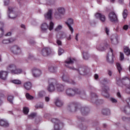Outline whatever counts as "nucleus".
Returning a JSON list of instances; mask_svg holds the SVG:
<instances>
[{"label":"nucleus","instance_id":"1","mask_svg":"<svg viewBox=\"0 0 130 130\" xmlns=\"http://www.w3.org/2000/svg\"><path fill=\"white\" fill-rule=\"evenodd\" d=\"M75 61H76V59H75V58L71 57L68 58L64 61L65 66L67 68H69L71 70L76 71V72H77L78 74H80V75L82 76L87 75V72L88 71V68L86 66H83L79 68L78 69H75L74 67H70V64H73Z\"/></svg>","mask_w":130,"mask_h":130},{"label":"nucleus","instance_id":"2","mask_svg":"<svg viewBox=\"0 0 130 130\" xmlns=\"http://www.w3.org/2000/svg\"><path fill=\"white\" fill-rule=\"evenodd\" d=\"M54 26V23H53L52 21H51L50 22L49 26H48V24H47V23H44L41 25V28L43 32H46L48 29H49L50 31H51V30H53Z\"/></svg>","mask_w":130,"mask_h":130},{"label":"nucleus","instance_id":"3","mask_svg":"<svg viewBox=\"0 0 130 130\" xmlns=\"http://www.w3.org/2000/svg\"><path fill=\"white\" fill-rule=\"evenodd\" d=\"M74 93L75 95H79L81 98H85L86 96V91L83 89L79 88H74Z\"/></svg>","mask_w":130,"mask_h":130},{"label":"nucleus","instance_id":"4","mask_svg":"<svg viewBox=\"0 0 130 130\" xmlns=\"http://www.w3.org/2000/svg\"><path fill=\"white\" fill-rule=\"evenodd\" d=\"M62 80L63 82L65 83H68V84H72V85H75L76 82L75 81L70 79V76L68 74H64L62 76Z\"/></svg>","mask_w":130,"mask_h":130},{"label":"nucleus","instance_id":"5","mask_svg":"<svg viewBox=\"0 0 130 130\" xmlns=\"http://www.w3.org/2000/svg\"><path fill=\"white\" fill-rule=\"evenodd\" d=\"M68 110L70 112H76L78 110V105L76 103H71L69 105Z\"/></svg>","mask_w":130,"mask_h":130},{"label":"nucleus","instance_id":"6","mask_svg":"<svg viewBox=\"0 0 130 130\" xmlns=\"http://www.w3.org/2000/svg\"><path fill=\"white\" fill-rule=\"evenodd\" d=\"M8 16L10 19H15L17 18V14L14 12V8L12 7L8 8Z\"/></svg>","mask_w":130,"mask_h":130},{"label":"nucleus","instance_id":"7","mask_svg":"<svg viewBox=\"0 0 130 130\" xmlns=\"http://www.w3.org/2000/svg\"><path fill=\"white\" fill-rule=\"evenodd\" d=\"M42 74V72L41 70L34 68L32 69V75L35 78H39Z\"/></svg>","mask_w":130,"mask_h":130},{"label":"nucleus","instance_id":"8","mask_svg":"<svg viewBox=\"0 0 130 130\" xmlns=\"http://www.w3.org/2000/svg\"><path fill=\"white\" fill-rule=\"evenodd\" d=\"M109 18L111 22H112L113 23H117L118 21V20L117 19V16H116V14H115V13L114 12H112L109 13Z\"/></svg>","mask_w":130,"mask_h":130},{"label":"nucleus","instance_id":"9","mask_svg":"<svg viewBox=\"0 0 130 130\" xmlns=\"http://www.w3.org/2000/svg\"><path fill=\"white\" fill-rule=\"evenodd\" d=\"M109 88L106 85L102 86V95L106 98L109 97V93H108V90Z\"/></svg>","mask_w":130,"mask_h":130},{"label":"nucleus","instance_id":"10","mask_svg":"<svg viewBox=\"0 0 130 130\" xmlns=\"http://www.w3.org/2000/svg\"><path fill=\"white\" fill-rule=\"evenodd\" d=\"M52 52L50 48H44L42 50L41 54L43 56H48L51 54Z\"/></svg>","mask_w":130,"mask_h":130},{"label":"nucleus","instance_id":"11","mask_svg":"<svg viewBox=\"0 0 130 130\" xmlns=\"http://www.w3.org/2000/svg\"><path fill=\"white\" fill-rule=\"evenodd\" d=\"M110 50L107 56V60L110 63H113V50L110 49Z\"/></svg>","mask_w":130,"mask_h":130},{"label":"nucleus","instance_id":"12","mask_svg":"<svg viewBox=\"0 0 130 130\" xmlns=\"http://www.w3.org/2000/svg\"><path fill=\"white\" fill-rule=\"evenodd\" d=\"M95 18H96V19H99L100 21L102 22V23H104L105 21H106V17H105V15L101 13H95Z\"/></svg>","mask_w":130,"mask_h":130},{"label":"nucleus","instance_id":"13","mask_svg":"<svg viewBox=\"0 0 130 130\" xmlns=\"http://www.w3.org/2000/svg\"><path fill=\"white\" fill-rule=\"evenodd\" d=\"M11 51L14 54H20V53H21V48H20V47L18 46H13L11 48Z\"/></svg>","mask_w":130,"mask_h":130},{"label":"nucleus","instance_id":"14","mask_svg":"<svg viewBox=\"0 0 130 130\" xmlns=\"http://www.w3.org/2000/svg\"><path fill=\"white\" fill-rule=\"evenodd\" d=\"M52 12H53V9H49L48 12L45 14L44 17L46 20H51L52 19Z\"/></svg>","mask_w":130,"mask_h":130},{"label":"nucleus","instance_id":"15","mask_svg":"<svg viewBox=\"0 0 130 130\" xmlns=\"http://www.w3.org/2000/svg\"><path fill=\"white\" fill-rule=\"evenodd\" d=\"M66 93L69 97H74L75 96V89L72 88H67L66 90Z\"/></svg>","mask_w":130,"mask_h":130},{"label":"nucleus","instance_id":"16","mask_svg":"<svg viewBox=\"0 0 130 130\" xmlns=\"http://www.w3.org/2000/svg\"><path fill=\"white\" fill-rule=\"evenodd\" d=\"M66 24L68 26L70 31H71V33H74V28L71 26V25H73L74 24V20L72 18H70L68 20V22H66Z\"/></svg>","mask_w":130,"mask_h":130},{"label":"nucleus","instance_id":"17","mask_svg":"<svg viewBox=\"0 0 130 130\" xmlns=\"http://www.w3.org/2000/svg\"><path fill=\"white\" fill-rule=\"evenodd\" d=\"M80 111L82 115H87L90 112V109L88 107H82Z\"/></svg>","mask_w":130,"mask_h":130},{"label":"nucleus","instance_id":"18","mask_svg":"<svg viewBox=\"0 0 130 130\" xmlns=\"http://www.w3.org/2000/svg\"><path fill=\"white\" fill-rule=\"evenodd\" d=\"M130 83V79L127 77H124L122 79V84L127 87L128 86V84Z\"/></svg>","mask_w":130,"mask_h":130},{"label":"nucleus","instance_id":"19","mask_svg":"<svg viewBox=\"0 0 130 130\" xmlns=\"http://www.w3.org/2000/svg\"><path fill=\"white\" fill-rule=\"evenodd\" d=\"M7 76H8V72L5 71L0 72V79L2 80H7Z\"/></svg>","mask_w":130,"mask_h":130},{"label":"nucleus","instance_id":"20","mask_svg":"<svg viewBox=\"0 0 130 130\" xmlns=\"http://www.w3.org/2000/svg\"><path fill=\"white\" fill-rule=\"evenodd\" d=\"M105 45L103 43H101L96 46V49L98 50H100V51H103L105 50Z\"/></svg>","mask_w":130,"mask_h":130},{"label":"nucleus","instance_id":"21","mask_svg":"<svg viewBox=\"0 0 130 130\" xmlns=\"http://www.w3.org/2000/svg\"><path fill=\"white\" fill-rule=\"evenodd\" d=\"M56 89L58 92H62V91L64 90V85L60 84H57Z\"/></svg>","mask_w":130,"mask_h":130},{"label":"nucleus","instance_id":"22","mask_svg":"<svg viewBox=\"0 0 130 130\" xmlns=\"http://www.w3.org/2000/svg\"><path fill=\"white\" fill-rule=\"evenodd\" d=\"M24 87L26 90H29L32 88V84L30 82H26L24 83Z\"/></svg>","mask_w":130,"mask_h":130},{"label":"nucleus","instance_id":"23","mask_svg":"<svg viewBox=\"0 0 130 130\" xmlns=\"http://www.w3.org/2000/svg\"><path fill=\"white\" fill-rule=\"evenodd\" d=\"M0 125L4 127H8L9 126V123L7 121H5V120L1 119Z\"/></svg>","mask_w":130,"mask_h":130},{"label":"nucleus","instance_id":"24","mask_svg":"<svg viewBox=\"0 0 130 130\" xmlns=\"http://www.w3.org/2000/svg\"><path fill=\"white\" fill-rule=\"evenodd\" d=\"M16 68L17 67L16 66V65L14 64H10L9 65L8 67L7 68V69L8 71H10L11 73H12V72H14V71L16 70Z\"/></svg>","mask_w":130,"mask_h":130},{"label":"nucleus","instance_id":"25","mask_svg":"<svg viewBox=\"0 0 130 130\" xmlns=\"http://www.w3.org/2000/svg\"><path fill=\"white\" fill-rule=\"evenodd\" d=\"M121 110L123 111V112H124V113H126V114H130V107H124L123 108H121Z\"/></svg>","mask_w":130,"mask_h":130},{"label":"nucleus","instance_id":"26","mask_svg":"<svg viewBox=\"0 0 130 130\" xmlns=\"http://www.w3.org/2000/svg\"><path fill=\"white\" fill-rule=\"evenodd\" d=\"M48 92H54L55 91V86L52 84H49L47 87Z\"/></svg>","mask_w":130,"mask_h":130},{"label":"nucleus","instance_id":"27","mask_svg":"<svg viewBox=\"0 0 130 130\" xmlns=\"http://www.w3.org/2000/svg\"><path fill=\"white\" fill-rule=\"evenodd\" d=\"M55 104L57 107H61V106L63 105V103H62L60 100L57 99L56 100Z\"/></svg>","mask_w":130,"mask_h":130},{"label":"nucleus","instance_id":"28","mask_svg":"<svg viewBox=\"0 0 130 130\" xmlns=\"http://www.w3.org/2000/svg\"><path fill=\"white\" fill-rule=\"evenodd\" d=\"M102 113L104 115H109L110 114V110L109 109H103Z\"/></svg>","mask_w":130,"mask_h":130},{"label":"nucleus","instance_id":"29","mask_svg":"<svg viewBox=\"0 0 130 130\" xmlns=\"http://www.w3.org/2000/svg\"><path fill=\"white\" fill-rule=\"evenodd\" d=\"M48 82H49V84L53 85L54 86H55V85L57 84H56L57 83V81L56 80V79H55L53 78L50 79L49 80Z\"/></svg>","mask_w":130,"mask_h":130},{"label":"nucleus","instance_id":"30","mask_svg":"<svg viewBox=\"0 0 130 130\" xmlns=\"http://www.w3.org/2000/svg\"><path fill=\"white\" fill-rule=\"evenodd\" d=\"M21 73H22V69H17L16 68L11 74H12V75H19V74H21Z\"/></svg>","mask_w":130,"mask_h":130},{"label":"nucleus","instance_id":"31","mask_svg":"<svg viewBox=\"0 0 130 130\" xmlns=\"http://www.w3.org/2000/svg\"><path fill=\"white\" fill-rule=\"evenodd\" d=\"M111 40L112 44L116 45L118 43V40L116 37H112Z\"/></svg>","mask_w":130,"mask_h":130},{"label":"nucleus","instance_id":"32","mask_svg":"<svg viewBox=\"0 0 130 130\" xmlns=\"http://www.w3.org/2000/svg\"><path fill=\"white\" fill-rule=\"evenodd\" d=\"M13 41H14L13 39H6L3 40L2 43H3V44H8V43H11V42H13Z\"/></svg>","mask_w":130,"mask_h":130},{"label":"nucleus","instance_id":"33","mask_svg":"<svg viewBox=\"0 0 130 130\" xmlns=\"http://www.w3.org/2000/svg\"><path fill=\"white\" fill-rule=\"evenodd\" d=\"M124 52L126 54V55H130V49L128 48V47L125 46L123 48Z\"/></svg>","mask_w":130,"mask_h":130},{"label":"nucleus","instance_id":"34","mask_svg":"<svg viewBox=\"0 0 130 130\" xmlns=\"http://www.w3.org/2000/svg\"><path fill=\"white\" fill-rule=\"evenodd\" d=\"M57 12L59 14L61 15H64V13L66 12V10H64V8H58L57 9Z\"/></svg>","mask_w":130,"mask_h":130},{"label":"nucleus","instance_id":"35","mask_svg":"<svg viewBox=\"0 0 130 130\" xmlns=\"http://www.w3.org/2000/svg\"><path fill=\"white\" fill-rule=\"evenodd\" d=\"M83 57L85 60H87V59H89V54H88V52H84L83 53Z\"/></svg>","mask_w":130,"mask_h":130},{"label":"nucleus","instance_id":"36","mask_svg":"<svg viewBox=\"0 0 130 130\" xmlns=\"http://www.w3.org/2000/svg\"><path fill=\"white\" fill-rule=\"evenodd\" d=\"M116 67H117V69L119 73L120 74L121 71H122V67L119 63H116Z\"/></svg>","mask_w":130,"mask_h":130},{"label":"nucleus","instance_id":"37","mask_svg":"<svg viewBox=\"0 0 130 130\" xmlns=\"http://www.w3.org/2000/svg\"><path fill=\"white\" fill-rule=\"evenodd\" d=\"M61 15L62 14H60L59 12H56L54 14L55 18L59 20V19H61Z\"/></svg>","mask_w":130,"mask_h":130},{"label":"nucleus","instance_id":"38","mask_svg":"<svg viewBox=\"0 0 130 130\" xmlns=\"http://www.w3.org/2000/svg\"><path fill=\"white\" fill-rule=\"evenodd\" d=\"M49 71L51 72V73H55V72H56V68L51 66L49 68Z\"/></svg>","mask_w":130,"mask_h":130},{"label":"nucleus","instance_id":"39","mask_svg":"<svg viewBox=\"0 0 130 130\" xmlns=\"http://www.w3.org/2000/svg\"><path fill=\"white\" fill-rule=\"evenodd\" d=\"M7 100L10 102V103H11V104H13V100H14V96L12 95H9L7 98Z\"/></svg>","mask_w":130,"mask_h":130},{"label":"nucleus","instance_id":"40","mask_svg":"<svg viewBox=\"0 0 130 130\" xmlns=\"http://www.w3.org/2000/svg\"><path fill=\"white\" fill-rule=\"evenodd\" d=\"M26 98L28 100H33L34 99V97L33 96L30 95L29 93H26L25 94Z\"/></svg>","mask_w":130,"mask_h":130},{"label":"nucleus","instance_id":"41","mask_svg":"<svg viewBox=\"0 0 130 130\" xmlns=\"http://www.w3.org/2000/svg\"><path fill=\"white\" fill-rule=\"evenodd\" d=\"M12 83L16 85H21V84H22V82L20 81V80L18 79L12 80Z\"/></svg>","mask_w":130,"mask_h":130},{"label":"nucleus","instance_id":"42","mask_svg":"<svg viewBox=\"0 0 130 130\" xmlns=\"http://www.w3.org/2000/svg\"><path fill=\"white\" fill-rule=\"evenodd\" d=\"M23 112L24 114H28L29 113V108L26 107H23Z\"/></svg>","mask_w":130,"mask_h":130},{"label":"nucleus","instance_id":"43","mask_svg":"<svg viewBox=\"0 0 130 130\" xmlns=\"http://www.w3.org/2000/svg\"><path fill=\"white\" fill-rule=\"evenodd\" d=\"M63 52H64V50L62 48H58V55H61V54H62Z\"/></svg>","mask_w":130,"mask_h":130},{"label":"nucleus","instance_id":"44","mask_svg":"<svg viewBox=\"0 0 130 130\" xmlns=\"http://www.w3.org/2000/svg\"><path fill=\"white\" fill-rule=\"evenodd\" d=\"M127 17V10H124L123 12V18L125 19Z\"/></svg>","mask_w":130,"mask_h":130},{"label":"nucleus","instance_id":"45","mask_svg":"<svg viewBox=\"0 0 130 130\" xmlns=\"http://www.w3.org/2000/svg\"><path fill=\"white\" fill-rule=\"evenodd\" d=\"M36 116V113H32L30 114L29 115H28V118H30V119H32V118H34Z\"/></svg>","mask_w":130,"mask_h":130},{"label":"nucleus","instance_id":"46","mask_svg":"<svg viewBox=\"0 0 130 130\" xmlns=\"http://www.w3.org/2000/svg\"><path fill=\"white\" fill-rule=\"evenodd\" d=\"M126 88L125 89V93H126L127 94H130V86L129 85H127V86H126Z\"/></svg>","mask_w":130,"mask_h":130},{"label":"nucleus","instance_id":"47","mask_svg":"<svg viewBox=\"0 0 130 130\" xmlns=\"http://www.w3.org/2000/svg\"><path fill=\"white\" fill-rule=\"evenodd\" d=\"M90 96L92 99H94V98H96V97H97V94L95 93L91 92L90 93Z\"/></svg>","mask_w":130,"mask_h":130},{"label":"nucleus","instance_id":"48","mask_svg":"<svg viewBox=\"0 0 130 130\" xmlns=\"http://www.w3.org/2000/svg\"><path fill=\"white\" fill-rule=\"evenodd\" d=\"M61 29H62V26L58 25L57 27L55 28V31L58 32V31H60V30H61Z\"/></svg>","mask_w":130,"mask_h":130},{"label":"nucleus","instance_id":"49","mask_svg":"<svg viewBox=\"0 0 130 130\" xmlns=\"http://www.w3.org/2000/svg\"><path fill=\"white\" fill-rule=\"evenodd\" d=\"M45 95V92H44V91H41L39 93V96L41 98L43 97V96H44Z\"/></svg>","mask_w":130,"mask_h":130},{"label":"nucleus","instance_id":"50","mask_svg":"<svg viewBox=\"0 0 130 130\" xmlns=\"http://www.w3.org/2000/svg\"><path fill=\"white\" fill-rule=\"evenodd\" d=\"M36 108H43V104H38L35 106Z\"/></svg>","mask_w":130,"mask_h":130},{"label":"nucleus","instance_id":"51","mask_svg":"<svg viewBox=\"0 0 130 130\" xmlns=\"http://www.w3.org/2000/svg\"><path fill=\"white\" fill-rule=\"evenodd\" d=\"M117 84L118 86H120V85L122 84V79H118L117 80Z\"/></svg>","mask_w":130,"mask_h":130},{"label":"nucleus","instance_id":"52","mask_svg":"<svg viewBox=\"0 0 130 130\" xmlns=\"http://www.w3.org/2000/svg\"><path fill=\"white\" fill-rule=\"evenodd\" d=\"M4 35V29H3V28L1 27H0V38H1V37H3Z\"/></svg>","mask_w":130,"mask_h":130},{"label":"nucleus","instance_id":"53","mask_svg":"<svg viewBox=\"0 0 130 130\" xmlns=\"http://www.w3.org/2000/svg\"><path fill=\"white\" fill-rule=\"evenodd\" d=\"M120 60H123V59H124V56L123 55V53L120 52Z\"/></svg>","mask_w":130,"mask_h":130},{"label":"nucleus","instance_id":"54","mask_svg":"<svg viewBox=\"0 0 130 130\" xmlns=\"http://www.w3.org/2000/svg\"><path fill=\"white\" fill-rule=\"evenodd\" d=\"M79 127L80 128H81L82 129H86L87 128V126H86L85 125L81 124V125H79Z\"/></svg>","mask_w":130,"mask_h":130},{"label":"nucleus","instance_id":"55","mask_svg":"<svg viewBox=\"0 0 130 130\" xmlns=\"http://www.w3.org/2000/svg\"><path fill=\"white\" fill-rule=\"evenodd\" d=\"M111 101L112 102V103H117V100L113 98H111Z\"/></svg>","mask_w":130,"mask_h":130},{"label":"nucleus","instance_id":"56","mask_svg":"<svg viewBox=\"0 0 130 130\" xmlns=\"http://www.w3.org/2000/svg\"><path fill=\"white\" fill-rule=\"evenodd\" d=\"M105 32L106 33L107 35H109V29H108V28H107V27H106L105 28Z\"/></svg>","mask_w":130,"mask_h":130},{"label":"nucleus","instance_id":"57","mask_svg":"<svg viewBox=\"0 0 130 130\" xmlns=\"http://www.w3.org/2000/svg\"><path fill=\"white\" fill-rule=\"evenodd\" d=\"M10 4V0H4L5 6H8Z\"/></svg>","mask_w":130,"mask_h":130},{"label":"nucleus","instance_id":"58","mask_svg":"<svg viewBox=\"0 0 130 130\" xmlns=\"http://www.w3.org/2000/svg\"><path fill=\"white\" fill-rule=\"evenodd\" d=\"M56 43L58 45H62V43H61V41L59 40H57Z\"/></svg>","mask_w":130,"mask_h":130},{"label":"nucleus","instance_id":"59","mask_svg":"<svg viewBox=\"0 0 130 130\" xmlns=\"http://www.w3.org/2000/svg\"><path fill=\"white\" fill-rule=\"evenodd\" d=\"M45 100L46 102H49V101L50 100V98L48 96H46L45 98Z\"/></svg>","mask_w":130,"mask_h":130},{"label":"nucleus","instance_id":"60","mask_svg":"<svg viewBox=\"0 0 130 130\" xmlns=\"http://www.w3.org/2000/svg\"><path fill=\"white\" fill-rule=\"evenodd\" d=\"M117 96L118 98H121V94H120V92H117Z\"/></svg>","mask_w":130,"mask_h":130},{"label":"nucleus","instance_id":"61","mask_svg":"<svg viewBox=\"0 0 130 130\" xmlns=\"http://www.w3.org/2000/svg\"><path fill=\"white\" fill-rule=\"evenodd\" d=\"M103 82H104L105 83H108L109 82V80L107 78H104L103 79Z\"/></svg>","mask_w":130,"mask_h":130},{"label":"nucleus","instance_id":"62","mask_svg":"<svg viewBox=\"0 0 130 130\" xmlns=\"http://www.w3.org/2000/svg\"><path fill=\"white\" fill-rule=\"evenodd\" d=\"M123 29L124 30H127L128 29V26L127 25H125L123 26Z\"/></svg>","mask_w":130,"mask_h":130},{"label":"nucleus","instance_id":"63","mask_svg":"<svg viewBox=\"0 0 130 130\" xmlns=\"http://www.w3.org/2000/svg\"><path fill=\"white\" fill-rule=\"evenodd\" d=\"M47 5H51L52 1H50V0H47Z\"/></svg>","mask_w":130,"mask_h":130},{"label":"nucleus","instance_id":"64","mask_svg":"<svg viewBox=\"0 0 130 130\" xmlns=\"http://www.w3.org/2000/svg\"><path fill=\"white\" fill-rule=\"evenodd\" d=\"M26 130H31V126L27 125Z\"/></svg>","mask_w":130,"mask_h":130}]
</instances>
